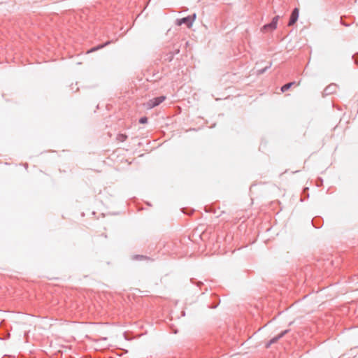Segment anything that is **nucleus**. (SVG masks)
I'll use <instances>...</instances> for the list:
<instances>
[{
	"label": "nucleus",
	"instance_id": "1",
	"mask_svg": "<svg viewBox=\"0 0 358 358\" xmlns=\"http://www.w3.org/2000/svg\"><path fill=\"white\" fill-rule=\"evenodd\" d=\"M196 18V14H194L192 16H187L181 19L177 20V25L185 24L188 28L191 27L194 20Z\"/></svg>",
	"mask_w": 358,
	"mask_h": 358
},
{
	"label": "nucleus",
	"instance_id": "2",
	"mask_svg": "<svg viewBox=\"0 0 358 358\" xmlns=\"http://www.w3.org/2000/svg\"><path fill=\"white\" fill-rule=\"evenodd\" d=\"M166 99L165 96H160L158 97L153 98L152 99H150L147 103V108H152L157 106H159L161 103H162Z\"/></svg>",
	"mask_w": 358,
	"mask_h": 358
},
{
	"label": "nucleus",
	"instance_id": "3",
	"mask_svg": "<svg viewBox=\"0 0 358 358\" xmlns=\"http://www.w3.org/2000/svg\"><path fill=\"white\" fill-rule=\"evenodd\" d=\"M299 8H295L291 13V16H290V18H289V20L288 22V26H292L296 23V22L297 21V20L299 18Z\"/></svg>",
	"mask_w": 358,
	"mask_h": 358
},
{
	"label": "nucleus",
	"instance_id": "4",
	"mask_svg": "<svg viewBox=\"0 0 358 358\" xmlns=\"http://www.w3.org/2000/svg\"><path fill=\"white\" fill-rule=\"evenodd\" d=\"M337 90V85L336 84H331L328 85L323 92V95L327 96L331 94H334Z\"/></svg>",
	"mask_w": 358,
	"mask_h": 358
},
{
	"label": "nucleus",
	"instance_id": "5",
	"mask_svg": "<svg viewBox=\"0 0 358 358\" xmlns=\"http://www.w3.org/2000/svg\"><path fill=\"white\" fill-rule=\"evenodd\" d=\"M277 28V27L274 24L273 22H270L268 24H266L264 25L262 28V31H273Z\"/></svg>",
	"mask_w": 358,
	"mask_h": 358
},
{
	"label": "nucleus",
	"instance_id": "6",
	"mask_svg": "<svg viewBox=\"0 0 358 358\" xmlns=\"http://www.w3.org/2000/svg\"><path fill=\"white\" fill-rule=\"evenodd\" d=\"M112 43L111 41H106L105 43L103 44H101V45H99L97 46H95L92 48H91L90 50L87 51V53H90V52H93L94 51H96L98 50H100L106 46H107L108 45Z\"/></svg>",
	"mask_w": 358,
	"mask_h": 358
},
{
	"label": "nucleus",
	"instance_id": "7",
	"mask_svg": "<svg viewBox=\"0 0 358 358\" xmlns=\"http://www.w3.org/2000/svg\"><path fill=\"white\" fill-rule=\"evenodd\" d=\"M288 330H285L282 332H281L280 334H278L277 336H275L274 338H273L270 342H269V344H273V343H275V342H277V341L278 339H280V338H282L284 335H285L287 333Z\"/></svg>",
	"mask_w": 358,
	"mask_h": 358
},
{
	"label": "nucleus",
	"instance_id": "8",
	"mask_svg": "<svg viewBox=\"0 0 358 358\" xmlns=\"http://www.w3.org/2000/svg\"><path fill=\"white\" fill-rule=\"evenodd\" d=\"M295 85H296V82H291V83H287V84L284 85L283 86H282L281 91L282 92H285L287 90H288L292 86Z\"/></svg>",
	"mask_w": 358,
	"mask_h": 358
},
{
	"label": "nucleus",
	"instance_id": "9",
	"mask_svg": "<svg viewBox=\"0 0 358 358\" xmlns=\"http://www.w3.org/2000/svg\"><path fill=\"white\" fill-rule=\"evenodd\" d=\"M127 139V136L124 134H119L116 136V140L119 142H124Z\"/></svg>",
	"mask_w": 358,
	"mask_h": 358
},
{
	"label": "nucleus",
	"instance_id": "10",
	"mask_svg": "<svg viewBox=\"0 0 358 358\" xmlns=\"http://www.w3.org/2000/svg\"><path fill=\"white\" fill-rule=\"evenodd\" d=\"M178 52H179V50H176V52H174V53H173V52H169V53H168V54L166 55V57L165 58V59H166V60H168V61H169V62H171V61L173 59L174 55H175V54H178Z\"/></svg>",
	"mask_w": 358,
	"mask_h": 358
},
{
	"label": "nucleus",
	"instance_id": "11",
	"mask_svg": "<svg viewBox=\"0 0 358 358\" xmlns=\"http://www.w3.org/2000/svg\"><path fill=\"white\" fill-rule=\"evenodd\" d=\"M134 259H136V260H144V259H150V258L147 256H144V255H135L134 257H133Z\"/></svg>",
	"mask_w": 358,
	"mask_h": 358
},
{
	"label": "nucleus",
	"instance_id": "12",
	"mask_svg": "<svg viewBox=\"0 0 358 358\" xmlns=\"http://www.w3.org/2000/svg\"><path fill=\"white\" fill-rule=\"evenodd\" d=\"M280 18V16L279 15H276L275 16L273 19H272V21L271 22L274 23V24L277 27V24H278V20Z\"/></svg>",
	"mask_w": 358,
	"mask_h": 358
},
{
	"label": "nucleus",
	"instance_id": "13",
	"mask_svg": "<svg viewBox=\"0 0 358 358\" xmlns=\"http://www.w3.org/2000/svg\"><path fill=\"white\" fill-rule=\"evenodd\" d=\"M148 122V118L146 117H142L139 120V122L141 124H145Z\"/></svg>",
	"mask_w": 358,
	"mask_h": 358
},
{
	"label": "nucleus",
	"instance_id": "14",
	"mask_svg": "<svg viewBox=\"0 0 358 358\" xmlns=\"http://www.w3.org/2000/svg\"><path fill=\"white\" fill-rule=\"evenodd\" d=\"M271 66V64L270 63L269 66H266L265 67L264 69H262L261 70H259V73H264L268 68H270Z\"/></svg>",
	"mask_w": 358,
	"mask_h": 358
},
{
	"label": "nucleus",
	"instance_id": "15",
	"mask_svg": "<svg viewBox=\"0 0 358 358\" xmlns=\"http://www.w3.org/2000/svg\"><path fill=\"white\" fill-rule=\"evenodd\" d=\"M356 55H357V54L354 55H353V58H354V59H355V63L356 64H358V59H357Z\"/></svg>",
	"mask_w": 358,
	"mask_h": 358
}]
</instances>
